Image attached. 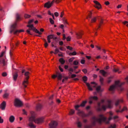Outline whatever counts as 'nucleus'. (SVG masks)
Wrapping results in <instances>:
<instances>
[{"mask_svg":"<svg viewBox=\"0 0 128 128\" xmlns=\"http://www.w3.org/2000/svg\"><path fill=\"white\" fill-rule=\"evenodd\" d=\"M82 71L84 74H86L87 73V70L86 69V68L82 70Z\"/></svg>","mask_w":128,"mask_h":128,"instance_id":"obj_53","label":"nucleus"},{"mask_svg":"<svg viewBox=\"0 0 128 128\" xmlns=\"http://www.w3.org/2000/svg\"><path fill=\"white\" fill-rule=\"evenodd\" d=\"M96 90L98 92H102V90L101 89V86H98L96 88Z\"/></svg>","mask_w":128,"mask_h":128,"instance_id":"obj_26","label":"nucleus"},{"mask_svg":"<svg viewBox=\"0 0 128 128\" xmlns=\"http://www.w3.org/2000/svg\"><path fill=\"white\" fill-rule=\"evenodd\" d=\"M30 17V15L27 14H25L24 15V17L25 18H28Z\"/></svg>","mask_w":128,"mask_h":128,"instance_id":"obj_47","label":"nucleus"},{"mask_svg":"<svg viewBox=\"0 0 128 128\" xmlns=\"http://www.w3.org/2000/svg\"><path fill=\"white\" fill-rule=\"evenodd\" d=\"M32 115L29 118V122L28 126L30 128H35L36 126L33 124V122L37 124L41 123L44 121V117H42L35 119V116L34 115V112H31Z\"/></svg>","mask_w":128,"mask_h":128,"instance_id":"obj_2","label":"nucleus"},{"mask_svg":"<svg viewBox=\"0 0 128 128\" xmlns=\"http://www.w3.org/2000/svg\"><path fill=\"white\" fill-rule=\"evenodd\" d=\"M127 110V108L126 107L124 106V107L121 110V112H122L123 111L126 110Z\"/></svg>","mask_w":128,"mask_h":128,"instance_id":"obj_56","label":"nucleus"},{"mask_svg":"<svg viewBox=\"0 0 128 128\" xmlns=\"http://www.w3.org/2000/svg\"><path fill=\"white\" fill-rule=\"evenodd\" d=\"M78 126L80 128L82 126V124L81 122H78L77 123Z\"/></svg>","mask_w":128,"mask_h":128,"instance_id":"obj_36","label":"nucleus"},{"mask_svg":"<svg viewBox=\"0 0 128 128\" xmlns=\"http://www.w3.org/2000/svg\"><path fill=\"white\" fill-rule=\"evenodd\" d=\"M28 36L31 35L40 37L41 36V35L42 34V32H28Z\"/></svg>","mask_w":128,"mask_h":128,"instance_id":"obj_17","label":"nucleus"},{"mask_svg":"<svg viewBox=\"0 0 128 128\" xmlns=\"http://www.w3.org/2000/svg\"><path fill=\"white\" fill-rule=\"evenodd\" d=\"M68 70L69 71L71 72H73L74 71L73 69L72 68H70L68 69Z\"/></svg>","mask_w":128,"mask_h":128,"instance_id":"obj_62","label":"nucleus"},{"mask_svg":"<svg viewBox=\"0 0 128 128\" xmlns=\"http://www.w3.org/2000/svg\"><path fill=\"white\" fill-rule=\"evenodd\" d=\"M91 83L92 84H93L95 85L94 86H93V87L95 88L96 87V84L94 82H92Z\"/></svg>","mask_w":128,"mask_h":128,"instance_id":"obj_54","label":"nucleus"},{"mask_svg":"<svg viewBox=\"0 0 128 128\" xmlns=\"http://www.w3.org/2000/svg\"><path fill=\"white\" fill-rule=\"evenodd\" d=\"M77 110H76L77 111V114L79 116H80L82 118L86 117L87 115L84 113V112L78 109V108H77Z\"/></svg>","mask_w":128,"mask_h":128,"instance_id":"obj_12","label":"nucleus"},{"mask_svg":"<svg viewBox=\"0 0 128 128\" xmlns=\"http://www.w3.org/2000/svg\"><path fill=\"white\" fill-rule=\"evenodd\" d=\"M76 53L75 51H74L72 52H70L69 53V55L70 56L73 55L74 56L76 55Z\"/></svg>","mask_w":128,"mask_h":128,"instance_id":"obj_37","label":"nucleus"},{"mask_svg":"<svg viewBox=\"0 0 128 128\" xmlns=\"http://www.w3.org/2000/svg\"><path fill=\"white\" fill-rule=\"evenodd\" d=\"M62 20L63 23L64 24L65 26H66L67 25L69 24L67 20L65 18H63L62 19Z\"/></svg>","mask_w":128,"mask_h":128,"instance_id":"obj_20","label":"nucleus"},{"mask_svg":"<svg viewBox=\"0 0 128 128\" xmlns=\"http://www.w3.org/2000/svg\"><path fill=\"white\" fill-rule=\"evenodd\" d=\"M112 103V101L110 100H108V104L107 106L103 105L102 107L100 106V103H98V107L97 108V110L98 111H100L103 110H105L106 108L108 107L109 108H112V106L111 105Z\"/></svg>","mask_w":128,"mask_h":128,"instance_id":"obj_4","label":"nucleus"},{"mask_svg":"<svg viewBox=\"0 0 128 128\" xmlns=\"http://www.w3.org/2000/svg\"><path fill=\"white\" fill-rule=\"evenodd\" d=\"M54 2H55V0H53L51 2H48L45 4L44 7L48 8H49Z\"/></svg>","mask_w":128,"mask_h":128,"instance_id":"obj_14","label":"nucleus"},{"mask_svg":"<svg viewBox=\"0 0 128 128\" xmlns=\"http://www.w3.org/2000/svg\"><path fill=\"white\" fill-rule=\"evenodd\" d=\"M123 100H116L115 103V105L117 107L118 109H120L121 108V106L120 104V102H122Z\"/></svg>","mask_w":128,"mask_h":128,"instance_id":"obj_15","label":"nucleus"},{"mask_svg":"<svg viewBox=\"0 0 128 128\" xmlns=\"http://www.w3.org/2000/svg\"><path fill=\"white\" fill-rule=\"evenodd\" d=\"M5 52L4 51V52H2V53H1V54L0 55V58H1L3 56H4V54H5Z\"/></svg>","mask_w":128,"mask_h":128,"instance_id":"obj_50","label":"nucleus"},{"mask_svg":"<svg viewBox=\"0 0 128 128\" xmlns=\"http://www.w3.org/2000/svg\"><path fill=\"white\" fill-rule=\"evenodd\" d=\"M66 48L67 49H69L70 50H72L73 49L72 47L70 46H66Z\"/></svg>","mask_w":128,"mask_h":128,"instance_id":"obj_51","label":"nucleus"},{"mask_svg":"<svg viewBox=\"0 0 128 128\" xmlns=\"http://www.w3.org/2000/svg\"><path fill=\"white\" fill-rule=\"evenodd\" d=\"M23 105L22 102L20 100L16 98L15 100L14 105L16 107H20Z\"/></svg>","mask_w":128,"mask_h":128,"instance_id":"obj_9","label":"nucleus"},{"mask_svg":"<svg viewBox=\"0 0 128 128\" xmlns=\"http://www.w3.org/2000/svg\"><path fill=\"white\" fill-rule=\"evenodd\" d=\"M64 26L63 24H60L59 26V28H61L63 30V32H64Z\"/></svg>","mask_w":128,"mask_h":128,"instance_id":"obj_34","label":"nucleus"},{"mask_svg":"<svg viewBox=\"0 0 128 128\" xmlns=\"http://www.w3.org/2000/svg\"><path fill=\"white\" fill-rule=\"evenodd\" d=\"M87 103V101L86 100L83 101L80 105H77L75 106V108L76 110L77 109V108H79L80 107H84V106L85 104Z\"/></svg>","mask_w":128,"mask_h":128,"instance_id":"obj_16","label":"nucleus"},{"mask_svg":"<svg viewBox=\"0 0 128 128\" xmlns=\"http://www.w3.org/2000/svg\"><path fill=\"white\" fill-rule=\"evenodd\" d=\"M43 40L44 42V46L45 48H46L48 45V43L46 40L44 39H43Z\"/></svg>","mask_w":128,"mask_h":128,"instance_id":"obj_32","label":"nucleus"},{"mask_svg":"<svg viewBox=\"0 0 128 128\" xmlns=\"http://www.w3.org/2000/svg\"><path fill=\"white\" fill-rule=\"evenodd\" d=\"M112 119V118L110 116L107 120V118L104 117L103 114H100L98 116V118L95 116L92 118V124L93 126H95L96 122H98L100 124H101L102 122L106 124H108L110 122V121Z\"/></svg>","mask_w":128,"mask_h":128,"instance_id":"obj_1","label":"nucleus"},{"mask_svg":"<svg viewBox=\"0 0 128 128\" xmlns=\"http://www.w3.org/2000/svg\"><path fill=\"white\" fill-rule=\"evenodd\" d=\"M64 14V12H62L61 13L60 16V17L61 18H62Z\"/></svg>","mask_w":128,"mask_h":128,"instance_id":"obj_61","label":"nucleus"},{"mask_svg":"<svg viewBox=\"0 0 128 128\" xmlns=\"http://www.w3.org/2000/svg\"><path fill=\"white\" fill-rule=\"evenodd\" d=\"M92 11H90L88 13V16L87 17V18L90 19L91 18V22L92 23L96 21L97 18L96 16H92Z\"/></svg>","mask_w":128,"mask_h":128,"instance_id":"obj_8","label":"nucleus"},{"mask_svg":"<svg viewBox=\"0 0 128 128\" xmlns=\"http://www.w3.org/2000/svg\"><path fill=\"white\" fill-rule=\"evenodd\" d=\"M56 75H57V77H58V80H61L62 77L61 74L59 72H56Z\"/></svg>","mask_w":128,"mask_h":128,"instance_id":"obj_24","label":"nucleus"},{"mask_svg":"<svg viewBox=\"0 0 128 128\" xmlns=\"http://www.w3.org/2000/svg\"><path fill=\"white\" fill-rule=\"evenodd\" d=\"M74 59V58H73V57L72 58H70L68 60L69 62H72Z\"/></svg>","mask_w":128,"mask_h":128,"instance_id":"obj_49","label":"nucleus"},{"mask_svg":"<svg viewBox=\"0 0 128 128\" xmlns=\"http://www.w3.org/2000/svg\"><path fill=\"white\" fill-rule=\"evenodd\" d=\"M54 37V35L52 34H50L48 35L47 36V38H49L50 39H51L53 38Z\"/></svg>","mask_w":128,"mask_h":128,"instance_id":"obj_39","label":"nucleus"},{"mask_svg":"<svg viewBox=\"0 0 128 128\" xmlns=\"http://www.w3.org/2000/svg\"><path fill=\"white\" fill-rule=\"evenodd\" d=\"M75 112V110L72 109H71L70 111L69 115H72L74 114Z\"/></svg>","mask_w":128,"mask_h":128,"instance_id":"obj_35","label":"nucleus"},{"mask_svg":"<svg viewBox=\"0 0 128 128\" xmlns=\"http://www.w3.org/2000/svg\"><path fill=\"white\" fill-rule=\"evenodd\" d=\"M79 62L77 60H75L73 62V64L74 65H77L78 64Z\"/></svg>","mask_w":128,"mask_h":128,"instance_id":"obj_41","label":"nucleus"},{"mask_svg":"<svg viewBox=\"0 0 128 128\" xmlns=\"http://www.w3.org/2000/svg\"><path fill=\"white\" fill-rule=\"evenodd\" d=\"M119 69L118 68H117V69H116L115 68H114L113 70V71L115 72H118V73H120L121 72V71H119Z\"/></svg>","mask_w":128,"mask_h":128,"instance_id":"obj_38","label":"nucleus"},{"mask_svg":"<svg viewBox=\"0 0 128 128\" xmlns=\"http://www.w3.org/2000/svg\"><path fill=\"white\" fill-rule=\"evenodd\" d=\"M29 72H25L24 75L26 76L23 83L22 85L25 88L27 87V86L28 83V80L29 78L28 76Z\"/></svg>","mask_w":128,"mask_h":128,"instance_id":"obj_7","label":"nucleus"},{"mask_svg":"<svg viewBox=\"0 0 128 128\" xmlns=\"http://www.w3.org/2000/svg\"><path fill=\"white\" fill-rule=\"evenodd\" d=\"M16 24H14L11 26L10 28V32H23L24 31L22 29L18 30L16 29Z\"/></svg>","mask_w":128,"mask_h":128,"instance_id":"obj_6","label":"nucleus"},{"mask_svg":"<svg viewBox=\"0 0 128 128\" xmlns=\"http://www.w3.org/2000/svg\"><path fill=\"white\" fill-rule=\"evenodd\" d=\"M9 96V94L8 93H5L3 95V97L4 98H7Z\"/></svg>","mask_w":128,"mask_h":128,"instance_id":"obj_40","label":"nucleus"},{"mask_svg":"<svg viewBox=\"0 0 128 128\" xmlns=\"http://www.w3.org/2000/svg\"><path fill=\"white\" fill-rule=\"evenodd\" d=\"M54 14L55 16L56 17L58 16L59 15L58 13L57 12H54Z\"/></svg>","mask_w":128,"mask_h":128,"instance_id":"obj_55","label":"nucleus"},{"mask_svg":"<svg viewBox=\"0 0 128 128\" xmlns=\"http://www.w3.org/2000/svg\"><path fill=\"white\" fill-rule=\"evenodd\" d=\"M42 105L40 104H38L36 106V108L38 110H40L42 108Z\"/></svg>","mask_w":128,"mask_h":128,"instance_id":"obj_27","label":"nucleus"},{"mask_svg":"<svg viewBox=\"0 0 128 128\" xmlns=\"http://www.w3.org/2000/svg\"><path fill=\"white\" fill-rule=\"evenodd\" d=\"M85 60H81V63L82 64H84L85 63Z\"/></svg>","mask_w":128,"mask_h":128,"instance_id":"obj_57","label":"nucleus"},{"mask_svg":"<svg viewBox=\"0 0 128 128\" xmlns=\"http://www.w3.org/2000/svg\"><path fill=\"white\" fill-rule=\"evenodd\" d=\"M92 112L91 111H90L88 114H86V115H87V116H86V117L88 116H89L90 115H91L92 114Z\"/></svg>","mask_w":128,"mask_h":128,"instance_id":"obj_48","label":"nucleus"},{"mask_svg":"<svg viewBox=\"0 0 128 128\" xmlns=\"http://www.w3.org/2000/svg\"><path fill=\"white\" fill-rule=\"evenodd\" d=\"M104 4L106 5H108L110 4V3L108 1H106L105 2Z\"/></svg>","mask_w":128,"mask_h":128,"instance_id":"obj_60","label":"nucleus"},{"mask_svg":"<svg viewBox=\"0 0 128 128\" xmlns=\"http://www.w3.org/2000/svg\"><path fill=\"white\" fill-rule=\"evenodd\" d=\"M76 34L78 38H81L82 35L81 32H76Z\"/></svg>","mask_w":128,"mask_h":128,"instance_id":"obj_33","label":"nucleus"},{"mask_svg":"<svg viewBox=\"0 0 128 128\" xmlns=\"http://www.w3.org/2000/svg\"><path fill=\"white\" fill-rule=\"evenodd\" d=\"M116 125L115 124H111L108 127V128H116Z\"/></svg>","mask_w":128,"mask_h":128,"instance_id":"obj_43","label":"nucleus"},{"mask_svg":"<svg viewBox=\"0 0 128 128\" xmlns=\"http://www.w3.org/2000/svg\"><path fill=\"white\" fill-rule=\"evenodd\" d=\"M103 20L102 18H101L100 20V23L98 25V26L97 27V28H96V31H99V30L100 29V28L102 25L103 24Z\"/></svg>","mask_w":128,"mask_h":128,"instance_id":"obj_18","label":"nucleus"},{"mask_svg":"<svg viewBox=\"0 0 128 128\" xmlns=\"http://www.w3.org/2000/svg\"><path fill=\"white\" fill-rule=\"evenodd\" d=\"M122 23L126 25L128 27V22L125 21L123 22Z\"/></svg>","mask_w":128,"mask_h":128,"instance_id":"obj_42","label":"nucleus"},{"mask_svg":"<svg viewBox=\"0 0 128 128\" xmlns=\"http://www.w3.org/2000/svg\"><path fill=\"white\" fill-rule=\"evenodd\" d=\"M6 106V102H5L3 101L1 104L0 108L2 110H4Z\"/></svg>","mask_w":128,"mask_h":128,"instance_id":"obj_21","label":"nucleus"},{"mask_svg":"<svg viewBox=\"0 0 128 128\" xmlns=\"http://www.w3.org/2000/svg\"><path fill=\"white\" fill-rule=\"evenodd\" d=\"M55 52L58 53L59 52V51L58 49L56 48L55 50Z\"/></svg>","mask_w":128,"mask_h":128,"instance_id":"obj_64","label":"nucleus"},{"mask_svg":"<svg viewBox=\"0 0 128 128\" xmlns=\"http://www.w3.org/2000/svg\"><path fill=\"white\" fill-rule=\"evenodd\" d=\"M0 64H2L3 66H6V64L5 62L4 58H1L0 59Z\"/></svg>","mask_w":128,"mask_h":128,"instance_id":"obj_22","label":"nucleus"},{"mask_svg":"<svg viewBox=\"0 0 128 128\" xmlns=\"http://www.w3.org/2000/svg\"><path fill=\"white\" fill-rule=\"evenodd\" d=\"M90 101L89 103L90 104H91L92 103L93 100H97L98 99V97L96 96H92L89 98Z\"/></svg>","mask_w":128,"mask_h":128,"instance_id":"obj_19","label":"nucleus"},{"mask_svg":"<svg viewBox=\"0 0 128 128\" xmlns=\"http://www.w3.org/2000/svg\"><path fill=\"white\" fill-rule=\"evenodd\" d=\"M100 81L101 85H102L103 84V81L104 79L101 76H100Z\"/></svg>","mask_w":128,"mask_h":128,"instance_id":"obj_30","label":"nucleus"},{"mask_svg":"<svg viewBox=\"0 0 128 128\" xmlns=\"http://www.w3.org/2000/svg\"><path fill=\"white\" fill-rule=\"evenodd\" d=\"M2 75L3 76H7V74L6 72H3L2 74Z\"/></svg>","mask_w":128,"mask_h":128,"instance_id":"obj_45","label":"nucleus"},{"mask_svg":"<svg viewBox=\"0 0 128 128\" xmlns=\"http://www.w3.org/2000/svg\"><path fill=\"white\" fill-rule=\"evenodd\" d=\"M82 79L84 82L86 84V85L88 86V88L89 90H92L93 89L91 87L90 84L86 82V81H87V76H84L83 77Z\"/></svg>","mask_w":128,"mask_h":128,"instance_id":"obj_11","label":"nucleus"},{"mask_svg":"<svg viewBox=\"0 0 128 128\" xmlns=\"http://www.w3.org/2000/svg\"><path fill=\"white\" fill-rule=\"evenodd\" d=\"M50 23L52 24H54V21L51 18H50Z\"/></svg>","mask_w":128,"mask_h":128,"instance_id":"obj_44","label":"nucleus"},{"mask_svg":"<svg viewBox=\"0 0 128 128\" xmlns=\"http://www.w3.org/2000/svg\"><path fill=\"white\" fill-rule=\"evenodd\" d=\"M57 122L55 121H52L49 124V128H57Z\"/></svg>","mask_w":128,"mask_h":128,"instance_id":"obj_10","label":"nucleus"},{"mask_svg":"<svg viewBox=\"0 0 128 128\" xmlns=\"http://www.w3.org/2000/svg\"><path fill=\"white\" fill-rule=\"evenodd\" d=\"M48 14L50 15H52L53 14L52 13H51L50 12V11L49 10L48 12Z\"/></svg>","mask_w":128,"mask_h":128,"instance_id":"obj_63","label":"nucleus"},{"mask_svg":"<svg viewBox=\"0 0 128 128\" xmlns=\"http://www.w3.org/2000/svg\"><path fill=\"white\" fill-rule=\"evenodd\" d=\"M71 38L70 36H68L66 38V40L67 41H70V40Z\"/></svg>","mask_w":128,"mask_h":128,"instance_id":"obj_58","label":"nucleus"},{"mask_svg":"<svg viewBox=\"0 0 128 128\" xmlns=\"http://www.w3.org/2000/svg\"><path fill=\"white\" fill-rule=\"evenodd\" d=\"M18 76V74L16 72L13 75V80L16 81Z\"/></svg>","mask_w":128,"mask_h":128,"instance_id":"obj_25","label":"nucleus"},{"mask_svg":"<svg viewBox=\"0 0 128 128\" xmlns=\"http://www.w3.org/2000/svg\"><path fill=\"white\" fill-rule=\"evenodd\" d=\"M34 21L33 20H30L28 22V25L27 26L29 28V30H27V32H30V30H32L34 32H39V31L36 29L33 26L32 24H30L33 22Z\"/></svg>","mask_w":128,"mask_h":128,"instance_id":"obj_5","label":"nucleus"},{"mask_svg":"<svg viewBox=\"0 0 128 128\" xmlns=\"http://www.w3.org/2000/svg\"><path fill=\"white\" fill-rule=\"evenodd\" d=\"M16 20L17 21H19L21 20V18L20 16V15L18 14H17L16 15Z\"/></svg>","mask_w":128,"mask_h":128,"instance_id":"obj_31","label":"nucleus"},{"mask_svg":"<svg viewBox=\"0 0 128 128\" xmlns=\"http://www.w3.org/2000/svg\"><path fill=\"white\" fill-rule=\"evenodd\" d=\"M94 2L95 4L94 6L98 9H100L102 8V6L97 1L94 0Z\"/></svg>","mask_w":128,"mask_h":128,"instance_id":"obj_13","label":"nucleus"},{"mask_svg":"<svg viewBox=\"0 0 128 128\" xmlns=\"http://www.w3.org/2000/svg\"><path fill=\"white\" fill-rule=\"evenodd\" d=\"M112 77H109L107 80V82L108 83H110L111 82V79L112 78Z\"/></svg>","mask_w":128,"mask_h":128,"instance_id":"obj_46","label":"nucleus"},{"mask_svg":"<svg viewBox=\"0 0 128 128\" xmlns=\"http://www.w3.org/2000/svg\"><path fill=\"white\" fill-rule=\"evenodd\" d=\"M59 61L62 64H64L65 62V61L62 58H60L59 59Z\"/></svg>","mask_w":128,"mask_h":128,"instance_id":"obj_29","label":"nucleus"},{"mask_svg":"<svg viewBox=\"0 0 128 128\" xmlns=\"http://www.w3.org/2000/svg\"><path fill=\"white\" fill-rule=\"evenodd\" d=\"M3 122V120L1 116H0V123H2Z\"/></svg>","mask_w":128,"mask_h":128,"instance_id":"obj_59","label":"nucleus"},{"mask_svg":"<svg viewBox=\"0 0 128 128\" xmlns=\"http://www.w3.org/2000/svg\"><path fill=\"white\" fill-rule=\"evenodd\" d=\"M15 119V117L14 116H11L9 118V121L11 123H12L14 122Z\"/></svg>","mask_w":128,"mask_h":128,"instance_id":"obj_23","label":"nucleus"},{"mask_svg":"<svg viewBox=\"0 0 128 128\" xmlns=\"http://www.w3.org/2000/svg\"><path fill=\"white\" fill-rule=\"evenodd\" d=\"M124 84V83L120 84L119 81H116L115 82V84L111 86L109 90L110 91L112 92V93H113V92L115 88H119L120 89V90L122 91L123 90V89L121 86L122 84Z\"/></svg>","mask_w":128,"mask_h":128,"instance_id":"obj_3","label":"nucleus"},{"mask_svg":"<svg viewBox=\"0 0 128 128\" xmlns=\"http://www.w3.org/2000/svg\"><path fill=\"white\" fill-rule=\"evenodd\" d=\"M23 114H24L27 115L26 112L25 110L24 109H23L22 110Z\"/></svg>","mask_w":128,"mask_h":128,"instance_id":"obj_52","label":"nucleus"},{"mask_svg":"<svg viewBox=\"0 0 128 128\" xmlns=\"http://www.w3.org/2000/svg\"><path fill=\"white\" fill-rule=\"evenodd\" d=\"M100 72L102 74L103 76H105V74L107 73L104 70H100Z\"/></svg>","mask_w":128,"mask_h":128,"instance_id":"obj_28","label":"nucleus"}]
</instances>
